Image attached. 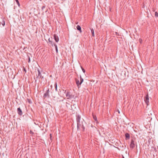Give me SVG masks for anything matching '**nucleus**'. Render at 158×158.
Wrapping results in <instances>:
<instances>
[{"instance_id": "obj_1", "label": "nucleus", "mask_w": 158, "mask_h": 158, "mask_svg": "<svg viewBox=\"0 0 158 158\" xmlns=\"http://www.w3.org/2000/svg\"><path fill=\"white\" fill-rule=\"evenodd\" d=\"M76 119L77 124V129L78 130L82 125L83 122L82 121L81 122L80 121L81 119V117L80 115L78 114H76Z\"/></svg>"}, {"instance_id": "obj_2", "label": "nucleus", "mask_w": 158, "mask_h": 158, "mask_svg": "<svg viewBox=\"0 0 158 158\" xmlns=\"http://www.w3.org/2000/svg\"><path fill=\"white\" fill-rule=\"evenodd\" d=\"M80 81L78 79L76 78H75V81H76V85L78 88L80 87L81 85L83 82L84 80L83 78L82 77L81 75H80Z\"/></svg>"}, {"instance_id": "obj_3", "label": "nucleus", "mask_w": 158, "mask_h": 158, "mask_svg": "<svg viewBox=\"0 0 158 158\" xmlns=\"http://www.w3.org/2000/svg\"><path fill=\"white\" fill-rule=\"evenodd\" d=\"M64 93L66 94V96L67 99H70L74 97V96L72 95L69 91L65 90Z\"/></svg>"}, {"instance_id": "obj_4", "label": "nucleus", "mask_w": 158, "mask_h": 158, "mask_svg": "<svg viewBox=\"0 0 158 158\" xmlns=\"http://www.w3.org/2000/svg\"><path fill=\"white\" fill-rule=\"evenodd\" d=\"M135 139H132L131 140V143L130 145V148H133L135 147Z\"/></svg>"}, {"instance_id": "obj_5", "label": "nucleus", "mask_w": 158, "mask_h": 158, "mask_svg": "<svg viewBox=\"0 0 158 158\" xmlns=\"http://www.w3.org/2000/svg\"><path fill=\"white\" fill-rule=\"evenodd\" d=\"M49 89H48L46 91L45 93H44V96H43V98H45L47 97L49 98L50 96L49 94Z\"/></svg>"}, {"instance_id": "obj_6", "label": "nucleus", "mask_w": 158, "mask_h": 158, "mask_svg": "<svg viewBox=\"0 0 158 158\" xmlns=\"http://www.w3.org/2000/svg\"><path fill=\"white\" fill-rule=\"evenodd\" d=\"M37 71L38 72V75L37 77L36 78L40 79V78H41L42 80L44 78V77L43 76H42L41 73V72L39 69H37Z\"/></svg>"}, {"instance_id": "obj_7", "label": "nucleus", "mask_w": 158, "mask_h": 158, "mask_svg": "<svg viewBox=\"0 0 158 158\" xmlns=\"http://www.w3.org/2000/svg\"><path fill=\"white\" fill-rule=\"evenodd\" d=\"M144 100L147 106H148L149 104V98L148 94L146 95V96L144 98Z\"/></svg>"}, {"instance_id": "obj_8", "label": "nucleus", "mask_w": 158, "mask_h": 158, "mask_svg": "<svg viewBox=\"0 0 158 158\" xmlns=\"http://www.w3.org/2000/svg\"><path fill=\"white\" fill-rule=\"evenodd\" d=\"M54 38L55 40L56 41V42H58L59 41V37L56 34H54L53 35Z\"/></svg>"}, {"instance_id": "obj_9", "label": "nucleus", "mask_w": 158, "mask_h": 158, "mask_svg": "<svg viewBox=\"0 0 158 158\" xmlns=\"http://www.w3.org/2000/svg\"><path fill=\"white\" fill-rule=\"evenodd\" d=\"M17 112L18 114L20 115H22V110L20 109V107L18 108L17 109Z\"/></svg>"}, {"instance_id": "obj_10", "label": "nucleus", "mask_w": 158, "mask_h": 158, "mask_svg": "<svg viewBox=\"0 0 158 158\" xmlns=\"http://www.w3.org/2000/svg\"><path fill=\"white\" fill-rule=\"evenodd\" d=\"M125 137H126L125 139L126 140L130 138V135L129 134H128V133H126L125 134Z\"/></svg>"}, {"instance_id": "obj_11", "label": "nucleus", "mask_w": 158, "mask_h": 158, "mask_svg": "<svg viewBox=\"0 0 158 158\" xmlns=\"http://www.w3.org/2000/svg\"><path fill=\"white\" fill-rule=\"evenodd\" d=\"M77 28L78 30H79L80 31V32H81V27L79 25H77Z\"/></svg>"}, {"instance_id": "obj_12", "label": "nucleus", "mask_w": 158, "mask_h": 158, "mask_svg": "<svg viewBox=\"0 0 158 158\" xmlns=\"http://www.w3.org/2000/svg\"><path fill=\"white\" fill-rule=\"evenodd\" d=\"M92 35V36L93 37L94 36V30L93 28H91L90 29Z\"/></svg>"}, {"instance_id": "obj_13", "label": "nucleus", "mask_w": 158, "mask_h": 158, "mask_svg": "<svg viewBox=\"0 0 158 158\" xmlns=\"http://www.w3.org/2000/svg\"><path fill=\"white\" fill-rule=\"evenodd\" d=\"M80 127H81V128L82 129V131H84L85 129V127H84L83 125V123L82 124V125H81V126Z\"/></svg>"}, {"instance_id": "obj_14", "label": "nucleus", "mask_w": 158, "mask_h": 158, "mask_svg": "<svg viewBox=\"0 0 158 158\" xmlns=\"http://www.w3.org/2000/svg\"><path fill=\"white\" fill-rule=\"evenodd\" d=\"M93 118L96 121H97V119L96 116L95 115H93Z\"/></svg>"}, {"instance_id": "obj_15", "label": "nucleus", "mask_w": 158, "mask_h": 158, "mask_svg": "<svg viewBox=\"0 0 158 158\" xmlns=\"http://www.w3.org/2000/svg\"><path fill=\"white\" fill-rule=\"evenodd\" d=\"M1 23L2 24V25L3 26H4L5 25V21L3 20H2V22H1Z\"/></svg>"}, {"instance_id": "obj_16", "label": "nucleus", "mask_w": 158, "mask_h": 158, "mask_svg": "<svg viewBox=\"0 0 158 158\" xmlns=\"http://www.w3.org/2000/svg\"><path fill=\"white\" fill-rule=\"evenodd\" d=\"M49 43L50 45L52 46H53V45H54V44H55L54 43H53L52 41Z\"/></svg>"}, {"instance_id": "obj_17", "label": "nucleus", "mask_w": 158, "mask_h": 158, "mask_svg": "<svg viewBox=\"0 0 158 158\" xmlns=\"http://www.w3.org/2000/svg\"><path fill=\"white\" fill-rule=\"evenodd\" d=\"M155 16L156 17H158V13L157 12H155Z\"/></svg>"}, {"instance_id": "obj_18", "label": "nucleus", "mask_w": 158, "mask_h": 158, "mask_svg": "<svg viewBox=\"0 0 158 158\" xmlns=\"http://www.w3.org/2000/svg\"><path fill=\"white\" fill-rule=\"evenodd\" d=\"M66 104H67L66 105V106L68 107L70 106V104L68 103L67 102H66Z\"/></svg>"}, {"instance_id": "obj_19", "label": "nucleus", "mask_w": 158, "mask_h": 158, "mask_svg": "<svg viewBox=\"0 0 158 158\" xmlns=\"http://www.w3.org/2000/svg\"><path fill=\"white\" fill-rule=\"evenodd\" d=\"M16 2L17 3V4H18L19 6L20 4L19 3V2L18 0H15Z\"/></svg>"}, {"instance_id": "obj_20", "label": "nucleus", "mask_w": 158, "mask_h": 158, "mask_svg": "<svg viewBox=\"0 0 158 158\" xmlns=\"http://www.w3.org/2000/svg\"><path fill=\"white\" fill-rule=\"evenodd\" d=\"M30 134L32 135H33L34 134V133L31 130L30 131Z\"/></svg>"}, {"instance_id": "obj_21", "label": "nucleus", "mask_w": 158, "mask_h": 158, "mask_svg": "<svg viewBox=\"0 0 158 158\" xmlns=\"http://www.w3.org/2000/svg\"><path fill=\"white\" fill-rule=\"evenodd\" d=\"M23 70L25 72V73H26V72H27L26 70L24 67H23Z\"/></svg>"}, {"instance_id": "obj_22", "label": "nucleus", "mask_w": 158, "mask_h": 158, "mask_svg": "<svg viewBox=\"0 0 158 158\" xmlns=\"http://www.w3.org/2000/svg\"><path fill=\"white\" fill-rule=\"evenodd\" d=\"M45 8V6H43L42 7V10H43Z\"/></svg>"}, {"instance_id": "obj_23", "label": "nucleus", "mask_w": 158, "mask_h": 158, "mask_svg": "<svg viewBox=\"0 0 158 158\" xmlns=\"http://www.w3.org/2000/svg\"><path fill=\"white\" fill-rule=\"evenodd\" d=\"M55 88H57V85L56 83L55 84Z\"/></svg>"}, {"instance_id": "obj_24", "label": "nucleus", "mask_w": 158, "mask_h": 158, "mask_svg": "<svg viewBox=\"0 0 158 158\" xmlns=\"http://www.w3.org/2000/svg\"><path fill=\"white\" fill-rule=\"evenodd\" d=\"M54 45L55 47V49L57 48V47L56 44H54Z\"/></svg>"}, {"instance_id": "obj_25", "label": "nucleus", "mask_w": 158, "mask_h": 158, "mask_svg": "<svg viewBox=\"0 0 158 158\" xmlns=\"http://www.w3.org/2000/svg\"><path fill=\"white\" fill-rule=\"evenodd\" d=\"M82 71L84 73H85V70L83 68H82Z\"/></svg>"}, {"instance_id": "obj_26", "label": "nucleus", "mask_w": 158, "mask_h": 158, "mask_svg": "<svg viewBox=\"0 0 158 158\" xmlns=\"http://www.w3.org/2000/svg\"><path fill=\"white\" fill-rule=\"evenodd\" d=\"M115 34L116 35H119V34H118V33L117 32H115Z\"/></svg>"}, {"instance_id": "obj_27", "label": "nucleus", "mask_w": 158, "mask_h": 158, "mask_svg": "<svg viewBox=\"0 0 158 158\" xmlns=\"http://www.w3.org/2000/svg\"><path fill=\"white\" fill-rule=\"evenodd\" d=\"M28 63H30V59L29 57H28Z\"/></svg>"}, {"instance_id": "obj_28", "label": "nucleus", "mask_w": 158, "mask_h": 158, "mask_svg": "<svg viewBox=\"0 0 158 158\" xmlns=\"http://www.w3.org/2000/svg\"><path fill=\"white\" fill-rule=\"evenodd\" d=\"M48 41H49V43H50V42H51L52 41V40H51V39L50 38H49L48 39Z\"/></svg>"}, {"instance_id": "obj_29", "label": "nucleus", "mask_w": 158, "mask_h": 158, "mask_svg": "<svg viewBox=\"0 0 158 158\" xmlns=\"http://www.w3.org/2000/svg\"><path fill=\"white\" fill-rule=\"evenodd\" d=\"M28 102L29 103H31V101L29 99H28Z\"/></svg>"}, {"instance_id": "obj_30", "label": "nucleus", "mask_w": 158, "mask_h": 158, "mask_svg": "<svg viewBox=\"0 0 158 158\" xmlns=\"http://www.w3.org/2000/svg\"><path fill=\"white\" fill-rule=\"evenodd\" d=\"M56 52L57 53L58 52V48L56 49Z\"/></svg>"}, {"instance_id": "obj_31", "label": "nucleus", "mask_w": 158, "mask_h": 158, "mask_svg": "<svg viewBox=\"0 0 158 158\" xmlns=\"http://www.w3.org/2000/svg\"><path fill=\"white\" fill-rule=\"evenodd\" d=\"M51 135H52L51 134H50V138H51Z\"/></svg>"}, {"instance_id": "obj_32", "label": "nucleus", "mask_w": 158, "mask_h": 158, "mask_svg": "<svg viewBox=\"0 0 158 158\" xmlns=\"http://www.w3.org/2000/svg\"><path fill=\"white\" fill-rule=\"evenodd\" d=\"M56 91L57 90V88H55Z\"/></svg>"}, {"instance_id": "obj_33", "label": "nucleus", "mask_w": 158, "mask_h": 158, "mask_svg": "<svg viewBox=\"0 0 158 158\" xmlns=\"http://www.w3.org/2000/svg\"><path fill=\"white\" fill-rule=\"evenodd\" d=\"M118 113H120V111H119V110L118 111Z\"/></svg>"}, {"instance_id": "obj_34", "label": "nucleus", "mask_w": 158, "mask_h": 158, "mask_svg": "<svg viewBox=\"0 0 158 158\" xmlns=\"http://www.w3.org/2000/svg\"><path fill=\"white\" fill-rule=\"evenodd\" d=\"M123 158H124V157L123 156Z\"/></svg>"}, {"instance_id": "obj_35", "label": "nucleus", "mask_w": 158, "mask_h": 158, "mask_svg": "<svg viewBox=\"0 0 158 158\" xmlns=\"http://www.w3.org/2000/svg\"><path fill=\"white\" fill-rule=\"evenodd\" d=\"M78 23L77 22V23H76V24H77Z\"/></svg>"}]
</instances>
